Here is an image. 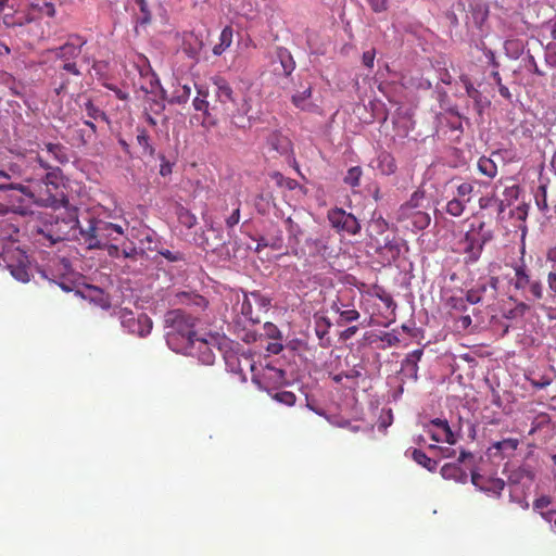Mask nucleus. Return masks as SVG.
I'll return each instance as SVG.
<instances>
[{
  "label": "nucleus",
  "instance_id": "14",
  "mask_svg": "<svg viewBox=\"0 0 556 556\" xmlns=\"http://www.w3.org/2000/svg\"><path fill=\"white\" fill-rule=\"evenodd\" d=\"M468 457H472L470 452L462 450L457 459V463H447L442 466L440 472L444 479L454 480L455 482L466 483L467 472L460 467V463H464Z\"/></svg>",
  "mask_w": 556,
  "mask_h": 556
},
{
  "label": "nucleus",
  "instance_id": "15",
  "mask_svg": "<svg viewBox=\"0 0 556 556\" xmlns=\"http://www.w3.org/2000/svg\"><path fill=\"white\" fill-rule=\"evenodd\" d=\"M85 45L86 40L80 36L75 35L71 36L67 42L52 50V52L56 59L62 61H73L81 53V48Z\"/></svg>",
  "mask_w": 556,
  "mask_h": 556
},
{
  "label": "nucleus",
  "instance_id": "10",
  "mask_svg": "<svg viewBox=\"0 0 556 556\" xmlns=\"http://www.w3.org/2000/svg\"><path fill=\"white\" fill-rule=\"evenodd\" d=\"M327 218L331 227L338 232L356 235L361 230V224L357 218L353 214L345 212L343 208L334 207L329 210Z\"/></svg>",
  "mask_w": 556,
  "mask_h": 556
},
{
  "label": "nucleus",
  "instance_id": "4",
  "mask_svg": "<svg viewBox=\"0 0 556 556\" xmlns=\"http://www.w3.org/2000/svg\"><path fill=\"white\" fill-rule=\"evenodd\" d=\"M66 216H50L41 228L38 229V235L42 237L40 241H48L50 245L56 242L66 240L72 230L76 227L79 228V220L77 217V210L75 207L67 208ZM45 244V242H42Z\"/></svg>",
  "mask_w": 556,
  "mask_h": 556
},
{
  "label": "nucleus",
  "instance_id": "33",
  "mask_svg": "<svg viewBox=\"0 0 556 556\" xmlns=\"http://www.w3.org/2000/svg\"><path fill=\"white\" fill-rule=\"evenodd\" d=\"M478 169L489 178H494L497 175V165L492 159L486 156H481L478 160Z\"/></svg>",
  "mask_w": 556,
  "mask_h": 556
},
{
  "label": "nucleus",
  "instance_id": "34",
  "mask_svg": "<svg viewBox=\"0 0 556 556\" xmlns=\"http://www.w3.org/2000/svg\"><path fill=\"white\" fill-rule=\"evenodd\" d=\"M467 203L468 199L460 200L457 198H453L446 204V213L450 214L451 216L459 217L464 213Z\"/></svg>",
  "mask_w": 556,
  "mask_h": 556
},
{
  "label": "nucleus",
  "instance_id": "20",
  "mask_svg": "<svg viewBox=\"0 0 556 556\" xmlns=\"http://www.w3.org/2000/svg\"><path fill=\"white\" fill-rule=\"evenodd\" d=\"M377 168L383 175H392L396 170V163L393 155L387 151H381L377 156Z\"/></svg>",
  "mask_w": 556,
  "mask_h": 556
},
{
  "label": "nucleus",
  "instance_id": "12",
  "mask_svg": "<svg viewBox=\"0 0 556 556\" xmlns=\"http://www.w3.org/2000/svg\"><path fill=\"white\" fill-rule=\"evenodd\" d=\"M425 428L430 438L435 442H446L450 445H454L458 440V435L452 430L446 419L434 418Z\"/></svg>",
  "mask_w": 556,
  "mask_h": 556
},
{
  "label": "nucleus",
  "instance_id": "7",
  "mask_svg": "<svg viewBox=\"0 0 556 556\" xmlns=\"http://www.w3.org/2000/svg\"><path fill=\"white\" fill-rule=\"evenodd\" d=\"M116 316L121 323V326L129 334H134L139 338H146L151 333L153 321L147 314L141 313L136 315L128 308H119L116 312Z\"/></svg>",
  "mask_w": 556,
  "mask_h": 556
},
{
  "label": "nucleus",
  "instance_id": "9",
  "mask_svg": "<svg viewBox=\"0 0 556 556\" xmlns=\"http://www.w3.org/2000/svg\"><path fill=\"white\" fill-rule=\"evenodd\" d=\"M484 223H481L479 226V231L470 230L467 231L464 238L459 241V245L462 247V252L465 254V263L473 264L476 263L483 251V247L486 242V238H484L480 231L483 229Z\"/></svg>",
  "mask_w": 556,
  "mask_h": 556
},
{
  "label": "nucleus",
  "instance_id": "36",
  "mask_svg": "<svg viewBox=\"0 0 556 556\" xmlns=\"http://www.w3.org/2000/svg\"><path fill=\"white\" fill-rule=\"evenodd\" d=\"M363 175V170L361 166H353L349 168L346 175L344 176L343 181L351 186L352 188L358 187L361 182V177Z\"/></svg>",
  "mask_w": 556,
  "mask_h": 556
},
{
  "label": "nucleus",
  "instance_id": "26",
  "mask_svg": "<svg viewBox=\"0 0 556 556\" xmlns=\"http://www.w3.org/2000/svg\"><path fill=\"white\" fill-rule=\"evenodd\" d=\"M270 247L273 250H281L283 248V236L280 229H276V233H267L262 237L257 243V248Z\"/></svg>",
  "mask_w": 556,
  "mask_h": 556
},
{
  "label": "nucleus",
  "instance_id": "24",
  "mask_svg": "<svg viewBox=\"0 0 556 556\" xmlns=\"http://www.w3.org/2000/svg\"><path fill=\"white\" fill-rule=\"evenodd\" d=\"M277 58L280 62L282 74L286 76H290L295 68V62L290 51L286 48L280 47L277 49Z\"/></svg>",
  "mask_w": 556,
  "mask_h": 556
},
{
  "label": "nucleus",
  "instance_id": "59",
  "mask_svg": "<svg viewBox=\"0 0 556 556\" xmlns=\"http://www.w3.org/2000/svg\"><path fill=\"white\" fill-rule=\"evenodd\" d=\"M375 56H376V52L375 50H368V51H365L363 53V64L369 68H371L374 66V61H375Z\"/></svg>",
  "mask_w": 556,
  "mask_h": 556
},
{
  "label": "nucleus",
  "instance_id": "50",
  "mask_svg": "<svg viewBox=\"0 0 556 556\" xmlns=\"http://www.w3.org/2000/svg\"><path fill=\"white\" fill-rule=\"evenodd\" d=\"M252 109V105H251V99L250 98H243L242 99V102L238 105L235 114H236V117L237 116H245L250 113Z\"/></svg>",
  "mask_w": 556,
  "mask_h": 556
},
{
  "label": "nucleus",
  "instance_id": "62",
  "mask_svg": "<svg viewBox=\"0 0 556 556\" xmlns=\"http://www.w3.org/2000/svg\"><path fill=\"white\" fill-rule=\"evenodd\" d=\"M456 323H457V327L459 329L466 330L471 326L472 319L469 315H464V316H460Z\"/></svg>",
  "mask_w": 556,
  "mask_h": 556
},
{
  "label": "nucleus",
  "instance_id": "32",
  "mask_svg": "<svg viewBox=\"0 0 556 556\" xmlns=\"http://www.w3.org/2000/svg\"><path fill=\"white\" fill-rule=\"evenodd\" d=\"M137 131L136 140L138 146L142 149V153L144 155L153 156L155 149L150 143V136L148 135V131L143 128H138Z\"/></svg>",
  "mask_w": 556,
  "mask_h": 556
},
{
  "label": "nucleus",
  "instance_id": "16",
  "mask_svg": "<svg viewBox=\"0 0 556 556\" xmlns=\"http://www.w3.org/2000/svg\"><path fill=\"white\" fill-rule=\"evenodd\" d=\"M376 252L391 263L399 258L401 254V247L394 237L389 238L387 236L383 240V244H377Z\"/></svg>",
  "mask_w": 556,
  "mask_h": 556
},
{
  "label": "nucleus",
  "instance_id": "42",
  "mask_svg": "<svg viewBox=\"0 0 556 556\" xmlns=\"http://www.w3.org/2000/svg\"><path fill=\"white\" fill-rule=\"evenodd\" d=\"M504 488L505 482L502 479H488V483L484 485L483 491L500 495Z\"/></svg>",
  "mask_w": 556,
  "mask_h": 556
},
{
  "label": "nucleus",
  "instance_id": "40",
  "mask_svg": "<svg viewBox=\"0 0 556 556\" xmlns=\"http://www.w3.org/2000/svg\"><path fill=\"white\" fill-rule=\"evenodd\" d=\"M84 108H85L87 115L92 119H98V118L105 119L106 118L105 113L103 111H101L98 106H96L91 100H88L87 102H85Z\"/></svg>",
  "mask_w": 556,
  "mask_h": 556
},
{
  "label": "nucleus",
  "instance_id": "21",
  "mask_svg": "<svg viewBox=\"0 0 556 556\" xmlns=\"http://www.w3.org/2000/svg\"><path fill=\"white\" fill-rule=\"evenodd\" d=\"M9 207L0 203V241L2 242L7 239H11L13 233L18 231L11 223L4 219V216L9 214Z\"/></svg>",
  "mask_w": 556,
  "mask_h": 556
},
{
  "label": "nucleus",
  "instance_id": "29",
  "mask_svg": "<svg viewBox=\"0 0 556 556\" xmlns=\"http://www.w3.org/2000/svg\"><path fill=\"white\" fill-rule=\"evenodd\" d=\"M232 36H233V31H232V28L230 26H226L220 35H219V42L217 45L214 46L213 48V53L215 55H220L223 54V52L228 48L230 47L231 42H232Z\"/></svg>",
  "mask_w": 556,
  "mask_h": 556
},
{
  "label": "nucleus",
  "instance_id": "63",
  "mask_svg": "<svg viewBox=\"0 0 556 556\" xmlns=\"http://www.w3.org/2000/svg\"><path fill=\"white\" fill-rule=\"evenodd\" d=\"M549 504L551 498L548 496H541L533 502V507L535 509H543L546 508Z\"/></svg>",
  "mask_w": 556,
  "mask_h": 556
},
{
  "label": "nucleus",
  "instance_id": "27",
  "mask_svg": "<svg viewBox=\"0 0 556 556\" xmlns=\"http://www.w3.org/2000/svg\"><path fill=\"white\" fill-rule=\"evenodd\" d=\"M312 97V87L308 86L303 91L296 92L292 96V103L303 111H309L314 105L308 101Z\"/></svg>",
  "mask_w": 556,
  "mask_h": 556
},
{
  "label": "nucleus",
  "instance_id": "22",
  "mask_svg": "<svg viewBox=\"0 0 556 556\" xmlns=\"http://www.w3.org/2000/svg\"><path fill=\"white\" fill-rule=\"evenodd\" d=\"M191 96V87L187 84H181L180 81H177L176 85H174V90L172 92L170 98L168 99V102L172 104H184L187 103Z\"/></svg>",
  "mask_w": 556,
  "mask_h": 556
},
{
  "label": "nucleus",
  "instance_id": "23",
  "mask_svg": "<svg viewBox=\"0 0 556 556\" xmlns=\"http://www.w3.org/2000/svg\"><path fill=\"white\" fill-rule=\"evenodd\" d=\"M424 199L425 192L422 190L414 191L410 199L400 207V215H408L410 212L421 210Z\"/></svg>",
  "mask_w": 556,
  "mask_h": 556
},
{
  "label": "nucleus",
  "instance_id": "43",
  "mask_svg": "<svg viewBox=\"0 0 556 556\" xmlns=\"http://www.w3.org/2000/svg\"><path fill=\"white\" fill-rule=\"evenodd\" d=\"M519 441L517 439H504L502 441L495 442L493 447L497 451H515L517 450Z\"/></svg>",
  "mask_w": 556,
  "mask_h": 556
},
{
  "label": "nucleus",
  "instance_id": "25",
  "mask_svg": "<svg viewBox=\"0 0 556 556\" xmlns=\"http://www.w3.org/2000/svg\"><path fill=\"white\" fill-rule=\"evenodd\" d=\"M401 218L410 219L412 225L418 229L422 230L427 228L430 224L431 217L427 212L422 210L410 212L408 215H400Z\"/></svg>",
  "mask_w": 556,
  "mask_h": 556
},
{
  "label": "nucleus",
  "instance_id": "35",
  "mask_svg": "<svg viewBox=\"0 0 556 556\" xmlns=\"http://www.w3.org/2000/svg\"><path fill=\"white\" fill-rule=\"evenodd\" d=\"M54 92L60 96L65 93L70 87L71 79L67 77V74L64 72H58L55 78L53 79Z\"/></svg>",
  "mask_w": 556,
  "mask_h": 556
},
{
  "label": "nucleus",
  "instance_id": "61",
  "mask_svg": "<svg viewBox=\"0 0 556 556\" xmlns=\"http://www.w3.org/2000/svg\"><path fill=\"white\" fill-rule=\"evenodd\" d=\"M547 287L548 292L554 296L556 295V271H549L547 274Z\"/></svg>",
  "mask_w": 556,
  "mask_h": 556
},
{
  "label": "nucleus",
  "instance_id": "54",
  "mask_svg": "<svg viewBox=\"0 0 556 556\" xmlns=\"http://www.w3.org/2000/svg\"><path fill=\"white\" fill-rule=\"evenodd\" d=\"M495 203H497V198L494 194L493 195L481 197L479 199V206L482 210H486V208H489L491 206H495Z\"/></svg>",
  "mask_w": 556,
  "mask_h": 556
},
{
  "label": "nucleus",
  "instance_id": "60",
  "mask_svg": "<svg viewBox=\"0 0 556 556\" xmlns=\"http://www.w3.org/2000/svg\"><path fill=\"white\" fill-rule=\"evenodd\" d=\"M531 309V306L527 302L519 301L515 306V316H525Z\"/></svg>",
  "mask_w": 556,
  "mask_h": 556
},
{
  "label": "nucleus",
  "instance_id": "30",
  "mask_svg": "<svg viewBox=\"0 0 556 556\" xmlns=\"http://www.w3.org/2000/svg\"><path fill=\"white\" fill-rule=\"evenodd\" d=\"M47 152L60 164L68 162L66 148L61 143H46Z\"/></svg>",
  "mask_w": 556,
  "mask_h": 556
},
{
  "label": "nucleus",
  "instance_id": "45",
  "mask_svg": "<svg viewBox=\"0 0 556 556\" xmlns=\"http://www.w3.org/2000/svg\"><path fill=\"white\" fill-rule=\"evenodd\" d=\"M163 257H165L168 262H184L185 255L179 251H170L167 249H163L159 252Z\"/></svg>",
  "mask_w": 556,
  "mask_h": 556
},
{
  "label": "nucleus",
  "instance_id": "55",
  "mask_svg": "<svg viewBox=\"0 0 556 556\" xmlns=\"http://www.w3.org/2000/svg\"><path fill=\"white\" fill-rule=\"evenodd\" d=\"M465 302H468L470 304H478L481 302V292L479 290H468L466 293Z\"/></svg>",
  "mask_w": 556,
  "mask_h": 556
},
{
  "label": "nucleus",
  "instance_id": "11",
  "mask_svg": "<svg viewBox=\"0 0 556 556\" xmlns=\"http://www.w3.org/2000/svg\"><path fill=\"white\" fill-rule=\"evenodd\" d=\"M352 293L353 291L349 289L340 291L337 300L331 305V309L339 314V319L337 320L339 326L356 321L361 317L359 312L349 303Z\"/></svg>",
  "mask_w": 556,
  "mask_h": 556
},
{
  "label": "nucleus",
  "instance_id": "57",
  "mask_svg": "<svg viewBox=\"0 0 556 556\" xmlns=\"http://www.w3.org/2000/svg\"><path fill=\"white\" fill-rule=\"evenodd\" d=\"M519 191H520V189H519V187L517 185L507 187L504 190V197L506 198V200H509V202L511 200H517L518 197H519Z\"/></svg>",
  "mask_w": 556,
  "mask_h": 556
},
{
  "label": "nucleus",
  "instance_id": "53",
  "mask_svg": "<svg viewBox=\"0 0 556 556\" xmlns=\"http://www.w3.org/2000/svg\"><path fill=\"white\" fill-rule=\"evenodd\" d=\"M240 222V204L233 210L231 215L226 219L227 228L231 229Z\"/></svg>",
  "mask_w": 556,
  "mask_h": 556
},
{
  "label": "nucleus",
  "instance_id": "37",
  "mask_svg": "<svg viewBox=\"0 0 556 556\" xmlns=\"http://www.w3.org/2000/svg\"><path fill=\"white\" fill-rule=\"evenodd\" d=\"M48 170L49 172H47L45 175L43 182L47 187L52 186L54 189H56L61 179V169L59 167H52ZM48 191H50V188H48Z\"/></svg>",
  "mask_w": 556,
  "mask_h": 556
},
{
  "label": "nucleus",
  "instance_id": "56",
  "mask_svg": "<svg viewBox=\"0 0 556 556\" xmlns=\"http://www.w3.org/2000/svg\"><path fill=\"white\" fill-rule=\"evenodd\" d=\"M264 330L265 333L271 339L280 338V331L273 323H265Z\"/></svg>",
  "mask_w": 556,
  "mask_h": 556
},
{
  "label": "nucleus",
  "instance_id": "6",
  "mask_svg": "<svg viewBox=\"0 0 556 556\" xmlns=\"http://www.w3.org/2000/svg\"><path fill=\"white\" fill-rule=\"evenodd\" d=\"M271 300L260 291L244 293L240 304V314L252 325L261 323L262 314L269 309Z\"/></svg>",
  "mask_w": 556,
  "mask_h": 556
},
{
  "label": "nucleus",
  "instance_id": "3",
  "mask_svg": "<svg viewBox=\"0 0 556 556\" xmlns=\"http://www.w3.org/2000/svg\"><path fill=\"white\" fill-rule=\"evenodd\" d=\"M123 233L122 226L93 217L88 218L86 225H79V240L89 250H102Z\"/></svg>",
  "mask_w": 556,
  "mask_h": 556
},
{
  "label": "nucleus",
  "instance_id": "49",
  "mask_svg": "<svg viewBox=\"0 0 556 556\" xmlns=\"http://www.w3.org/2000/svg\"><path fill=\"white\" fill-rule=\"evenodd\" d=\"M531 386L533 388H536V389H544L546 388L547 386H549L553 381V379L548 376H541L539 379H535V378H527Z\"/></svg>",
  "mask_w": 556,
  "mask_h": 556
},
{
  "label": "nucleus",
  "instance_id": "39",
  "mask_svg": "<svg viewBox=\"0 0 556 556\" xmlns=\"http://www.w3.org/2000/svg\"><path fill=\"white\" fill-rule=\"evenodd\" d=\"M271 397L274 400H276L277 402L281 403V404H285V405H288V406H293L295 404V401H296V396L293 392H290V391H279V392H276L271 395Z\"/></svg>",
  "mask_w": 556,
  "mask_h": 556
},
{
  "label": "nucleus",
  "instance_id": "38",
  "mask_svg": "<svg viewBox=\"0 0 556 556\" xmlns=\"http://www.w3.org/2000/svg\"><path fill=\"white\" fill-rule=\"evenodd\" d=\"M181 303H192L200 307H205L207 305L206 300L199 294H190L186 292H181L177 294Z\"/></svg>",
  "mask_w": 556,
  "mask_h": 556
},
{
  "label": "nucleus",
  "instance_id": "13",
  "mask_svg": "<svg viewBox=\"0 0 556 556\" xmlns=\"http://www.w3.org/2000/svg\"><path fill=\"white\" fill-rule=\"evenodd\" d=\"M215 341L216 339L214 337H211L210 341L207 339L195 337L192 341V346H189L187 351H181V353L197 357L204 365H212L215 361V354L213 351Z\"/></svg>",
  "mask_w": 556,
  "mask_h": 556
},
{
  "label": "nucleus",
  "instance_id": "31",
  "mask_svg": "<svg viewBox=\"0 0 556 556\" xmlns=\"http://www.w3.org/2000/svg\"><path fill=\"white\" fill-rule=\"evenodd\" d=\"M412 457L417 464L421 465L429 471H434L438 467V462L428 457L427 454L421 450L414 448L412 451Z\"/></svg>",
  "mask_w": 556,
  "mask_h": 556
},
{
  "label": "nucleus",
  "instance_id": "47",
  "mask_svg": "<svg viewBox=\"0 0 556 556\" xmlns=\"http://www.w3.org/2000/svg\"><path fill=\"white\" fill-rule=\"evenodd\" d=\"M429 448L434 452H438L439 455L443 458H452L456 455V451L448 446H439V445L431 444L429 446Z\"/></svg>",
  "mask_w": 556,
  "mask_h": 556
},
{
  "label": "nucleus",
  "instance_id": "18",
  "mask_svg": "<svg viewBox=\"0 0 556 556\" xmlns=\"http://www.w3.org/2000/svg\"><path fill=\"white\" fill-rule=\"evenodd\" d=\"M285 225L288 232V244L291 250L296 253V248L300 243V237L302 236L303 230L291 217L285 219Z\"/></svg>",
  "mask_w": 556,
  "mask_h": 556
},
{
  "label": "nucleus",
  "instance_id": "64",
  "mask_svg": "<svg viewBox=\"0 0 556 556\" xmlns=\"http://www.w3.org/2000/svg\"><path fill=\"white\" fill-rule=\"evenodd\" d=\"M104 249L111 257L118 258L121 256L122 250L115 244L109 242L108 245L104 247Z\"/></svg>",
  "mask_w": 556,
  "mask_h": 556
},
{
  "label": "nucleus",
  "instance_id": "46",
  "mask_svg": "<svg viewBox=\"0 0 556 556\" xmlns=\"http://www.w3.org/2000/svg\"><path fill=\"white\" fill-rule=\"evenodd\" d=\"M34 8L37 9L41 14L49 17H53L55 15V8L51 2L45 1L42 4L36 3Z\"/></svg>",
  "mask_w": 556,
  "mask_h": 556
},
{
  "label": "nucleus",
  "instance_id": "58",
  "mask_svg": "<svg viewBox=\"0 0 556 556\" xmlns=\"http://www.w3.org/2000/svg\"><path fill=\"white\" fill-rule=\"evenodd\" d=\"M471 482L475 486L483 491L484 485L488 483V479L478 472L471 473Z\"/></svg>",
  "mask_w": 556,
  "mask_h": 556
},
{
  "label": "nucleus",
  "instance_id": "41",
  "mask_svg": "<svg viewBox=\"0 0 556 556\" xmlns=\"http://www.w3.org/2000/svg\"><path fill=\"white\" fill-rule=\"evenodd\" d=\"M473 192V185L470 184V182H462L460 185L457 186V189H456V197L457 199H460V200H467L468 199V202H470V198H471V194Z\"/></svg>",
  "mask_w": 556,
  "mask_h": 556
},
{
  "label": "nucleus",
  "instance_id": "17",
  "mask_svg": "<svg viewBox=\"0 0 556 556\" xmlns=\"http://www.w3.org/2000/svg\"><path fill=\"white\" fill-rule=\"evenodd\" d=\"M267 144L280 155H286L292 151L291 140L278 131H274L268 136Z\"/></svg>",
  "mask_w": 556,
  "mask_h": 556
},
{
  "label": "nucleus",
  "instance_id": "44",
  "mask_svg": "<svg viewBox=\"0 0 556 556\" xmlns=\"http://www.w3.org/2000/svg\"><path fill=\"white\" fill-rule=\"evenodd\" d=\"M266 377L277 383H283L286 381V371L275 367H268Z\"/></svg>",
  "mask_w": 556,
  "mask_h": 556
},
{
  "label": "nucleus",
  "instance_id": "19",
  "mask_svg": "<svg viewBox=\"0 0 556 556\" xmlns=\"http://www.w3.org/2000/svg\"><path fill=\"white\" fill-rule=\"evenodd\" d=\"M422 354V350H415L407 354L402 363V369L405 370L407 375L415 380L417 379L418 362L421 359Z\"/></svg>",
  "mask_w": 556,
  "mask_h": 556
},
{
  "label": "nucleus",
  "instance_id": "1",
  "mask_svg": "<svg viewBox=\"0 0 556 556\" xmlns=\"http://www.w3.org/2000/svg\"><path fill=\"white\" fill-rule=\"evenodd\" d=\"M215 101L211 103L208 89L204 85H195L197 97L192 101L195 111L203 113L202 125L211 128L215 127L220 119L230 118L235 124L236 114L230 110V104H235V93L231 86L223 77L213 78Z\"/></svg>",
  "mask_w": 556,
  "mask_h": 556
},
{
  "label": "nucleus",
  "instance_id": "52",
  "mask_svg": "<svg viewBox=\"0 0 556 556\" xmlns=\"http://www.w3.org/2000/svg\"><path fill=\"white\" fill-rule=\"evenodd\" d=\"M371 10L376 13L384 12L388 10V0H367Z\"/></svg>",
  "mask_w": 556,
  "mask_h": 556
},
{
  "label": "nucleus",
  "instance_id": "28",
  "mask_svg": "<svg viewBox=\"0 0 556 556\" xmlns=\"http://www.w3.org/2000/svg\"><path fill=\"white\" fill-rule=\"evenodd\" d=\"M175 213L179 224L187 229H191L197 225V216L181 204L176 206Z\"/></svg>",
  "mask_w": 556,
  "mask_h": 556
},
{
  "label": "nucleus",
  "instance_id": "5",
  "mask_svg": "<svg viewBox=\"0 0 556 556\" xmlns=\"http://www.w3.org/2000/svg\"><path fill=\"white\" fill-rule=\"evenodd\" d=\"M514 278L510 280V285L518 291H521L523 295L527 293L530 295V300L540 301L543 299V285L540 279L533 278L530 274L527 265L521 262L514 266Z\"/></svg>",
  "mask_w": 556,
  "mask_h": 556
},
{
  "label": "nucleus",
  "instance_id": "51",
  "mask_svg": "<svg viewBox=\"0 0 556 556\" xmlns=\"http://www.w3.org/2000/svg\"><path fill=\"white\" fill-rule=\"evenodd\" d=\"M362 370L363 366L355 365L351 370L344 372V377L345 379L353 381V383L356 386V379L362 376Z\"/></svg>",
  "mask_w": 556,
  "mask_h": 556
},
{
  "label": "nucleus",
  "instance_id": "8",
  "mask_svg": "<svg viewBox=\"0 0 556 556\" xmlns=\"http://www.w3.org/2000/svg\"><path fill=\"white\" fill-rule=\"evenodd\" d=\"M1 252V257L5 263V267L10 274L21 282H28L30 279L28 260L23 251L18 248L14 250H4Z\"/></svg>",
  "mask_w": 556,
  "mask_h": 556
},
{
  "label": "nucleus",
  "instance_id": "48",
  "mask_svg": "<svg viewBox=\"0 0 556 556\" xmlns=\"http://www.w3.org/2000/svg\"><path fill=\"white\" fill-rule=\"evenodd\" d=\"M59 72H64L65 74H72L73 76L79 77L81 75L77 65L73 61H64L63 65L60 67Z\"/></svg>",
  "mask_w": 556,
  "mask_h": 556
},
{
  "label": "nucleus",
  "instance_id": "2",
  "mask_svg": "<svg viewBox=\"0 0 556 556\" xmlns=\"http://www.w3.org/2000/svg\"><path fill=\"white\" fill-rule=\"evenodd\" d=\"M197 318L184 309H170L164 315L165 338L175 352L187 351L195 338Z\"/></svg>",
  "mask_w": 556,
  "mask_h": 556
}]
</instances>
